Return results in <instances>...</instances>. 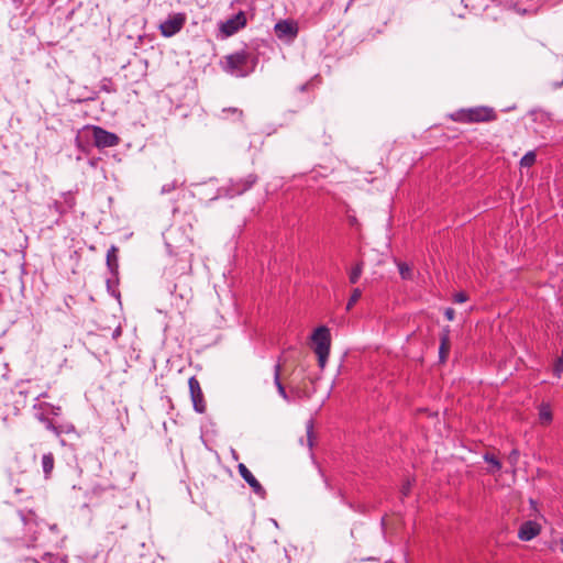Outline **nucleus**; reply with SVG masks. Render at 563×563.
Here are the masks:
<instances>
[{
    "label": "nucleus",
    "instance_id": "1",
    "mask_svg": "<svg viewBox=\"0 0 563 563\" xmlns=\"http://www.w3.org/2000/svg\"><path fill=\"white\" fill-rule=\"evenodd\" d=\"M257 64L256 57L249 51L241 49L224 57L222 68L234 77H246L254 71Z\"/></svg>",
    "mask_w": 563,
    "mask_h": 563
},
{
    "label": "nucleus",
    "instance_id": "2",
    "mask_svg": "<svg viewBox=\"0 0 563 563\" xmlns=\"http://www.w3.org/2000/svg\"><path fill=\"white\" fill-rule=\"evenodd\" d=\"M311 349L318 357V365L323 369L327 365L331 349V332L327 325L317 327L311 335Z\"/></svg>",
    "mask_w": 563,
    "mask_h": 563
},
{
    "label": "nucleus",
    "instance_id": "3",
    "mask_svg": "<svg viewBox=\"0 0 563 563\" xmlns=\"http://www.w3.org/2000/svg\"><path fill=\"white\" fill-rule=\"evenodd\" d=\"M497 115L493 108L486 106L460 109L451 114V119L460 123H483L496 120Z\"/></svg>",
    "mask_w": 563,
    "mask_h": 563
},
{
    "label": "nucleus",
    "instance_id": "4",
    "mask_svg": "<svg viewBox=\"0 0 563 563\" xmlns=\"http://www.w3.org/2000/svg\"><path fill=\"white\" fill-rule=\"evenodd\" d=\"M258 177L255 174H249L244 177L231 179L229 184L222 189L225 190V195L230 198L240 196L250 190L257 181Z\"/></svg>",
    "mask_w": 563,
    "mask_h": 563
},
{
    "label": "nucleus",
    "instance_id": "5",
    "mask_svg": "<svg viewBox=\"0 0 563 563\" xmlns=\"http://www.w3.org/2000/svg\"><path fill=\"white\" fill-rule=\"evenodd\" d=\"M186 20L187 16L185 13L178 12L169 14L167 19L159 24L158 29L161 31V34L164 37H172L176 35L184 27Z\"/></svg>",
    "mask_w": 563,
    "mask_h": 563
},
{
    "label": "nucleus",
    "instance_id": "6",
    "mask_svg": "<svg viewBox=\"0 0 563 563\" xmlns=\"http://www.w3.org/2000/svg\"><path fill=\"white\" fill-rule=\"evenodd\" d=\"M91 132L93 144L99 148L113 147L119 144V136L109 132L100 126H91L88 129Z\"/></svg>",
    "mask_w": 563,
    "mask_h": 563
},
{
    "label": "nucleus",
    "instance_id": "7",
    "mask_svg": "<svg viewBox=\"0 0 563 563\" xmlns=\"http://www.w3.org/2000/svg\"><path fill=\"white\" fill-rule=\"evenodd\" d=\"M118 252H119V249L115 245H111L107 252V258H106L107 267H108L109 272L111 273V275L113 276V279H111V278L107 279V287H108V290L111 291V294L115 297L119 296L118 294H115V290L113 289V285L118 280V271H119Z\"/></svg>",
    "mask_w": 563,
    "mask_h": 563
},
{
    "label": "nucleus",
    "instance_id": "8",
    "mask_svg": "<svg viewBox=\"0 0 563 563\" xmlns=\"http://www.w3.org/2000/svg\"><path fill=\"white\" fill-rule=\"evenodd\" d=\"M190 398L196 412L205 413L207 404L199 380L196 376H191L188 380Z\"/></svg>",
    "mask_w": 563,
    "mask_h": 563
},
{
    "label": "nucleus",
    "instance_id": "9",
    "mask_svg": "<svg viewBox=\"0 0 563 563\" xmlns=\"http://www.w3.org/2000/svg\"><path fill=\"white\" fill-rule=\"evenodd\" d=\"M246 24V18L243 12H239L227 21L220 23V32L223 37H229L235 34L239 30Z\"/></svg>",
    "mask_w": 563,
    "mask_h": 563
},
{
    "label": "nucleus",
    "instance_id": "10",
    "mask_svg": "<svg viewBox=\"0 0 563 563\" xmlns=\"http://www.w3.org/2000/svg\"><path fill=\"white\" fill-rule=\"evenodd\" d=\"M238 471L240 476L249 484L252 488L253 493L260 498L264 499L267 495L266 489L262 486V484L255 478L252 472L243 464L240 463L238 465Z\"/></svg>",
    "mask_w": 563,
    "mask_h": 563
},
{
    "label": "nucleus",
    "instance_id": "11",
    "mask_svg": "<svg viewBox=\"0 0 563 563\" xmlns=\"http://www.w3.org/2000/svg\"><path fill=\"white\" fill-rule=\"evenodd\" d=\"M37 409L40 410V413H37V419L41 420L47 429L59 435L60 431L58 430V427H56L51 419L46 418L45 415L52 413L54 416H58L60 412V407L41 402L37 405Z\"/></svg>",
    "mask_w": 563,
    "mask_h": 563
},
{
    "label": "nucleus",
    "instance_id": "12",
    "mask_svg": "<svg viewBox=\"0 0 563 563\" xmlns=\"http://www.w3.org/2000/svg\"><path fill=\"white\" fill-rule=\"evenodd\" d=\"M541 532V526L537 521L528 520L525 521L519 530L518 538L521 541H530Z\"/></svg>",
    "mask_w": 563,
    "mask_h": 563
},
{
    "label": "nucleus",
    "instance_id": "13",
    "mask_svg": "<svg viewBox=\"0 0 563 563\" xmlns=\"http://www.w3.org/2000/svg\"><path fill=\"white\" fill-rule=\"evenodd\" d=\"M275 32L278 37L294 38L298 34V26L292 21L282 20L275 24Z\"/></svg>",
    "mask_w": 563,
    "mask_h": 563
},
{
    "label": "nucleus",
    "instance_id": "14",
    "mask_svg": "<svg viewBox=\"0 0 563 563\" xmlns=\"http://www.w3.org/2000/svg\"><path fill=\"white\" fill-rule=\"evenodd\" d=\"M451 349L450 342V331L448 328H444L440 335V346H439V360L441 363H444L449 356Z\"/></svg>",
    "mask_w": 563,
    "mask_h": 563
},
{
    "label": "nucleus",
    "instance_id": "15",
    "mask_svg": "<svg viewBox=\"0 0 563 563\" xmlns=\"http://www.w3.org/2000/svg\"><path fill=\"white\" fill-rule=\"evenodd\" d=\"M280 371H282V365L279 363H277L274 367V384L277 388V391L278 394L285 399V400H289V397H288V394L286 393V389L280 380Z\"/></svg>",
    "mask_w": 563,
    "mask_h": 563
},
{
    "label": "nucleus",
    "instance_id": "16",
    "mask_svg": "<svg viewBox=\"0 0 563 563\" xmlns=\"http://www.w3.org/2000/svg\"><path fill=\"white\" fill-rule=\"evenodd\" d=\"M539 419L542 424H549L552 421L553 416L549 404L542 402L539 406Z\"/></svg>",
    "mask_w": 563,
    "mask_h": 563
},
{
    "label": "nucleus",
    "instance_id": "17",
    "mask_svg": "<svg viewBox=\"0 0 563 563\" xmlns=\"http://www.w3.org/2000/svg\"><path fill=\"white\" fill-rule=\"evenodd\" d=\"M54 455L52 453L44 454L42 457V467L45 478L51 477V473L54 468Z\"/></svg>",
    "mask_w": 563,
    "mask_h": 563
},
{
    "label": "nucleus",
    "instance_id": "18",
    "mask_svg": "<svg viewBox=\"0 0 563 563\" xmlns=\"http://www.w3.org/2000/svg\"><path fill=\"white\" fill-rule=\"evenodd\" d=\"M48 209L52 216V219L48 221V225L51 223H57L60 216L65 212V209L58 201H54L53 206H48Z\"/></svg>",
    "mask_w": 563,
    "mask_h": 563
},
{
    "label": "nucleus",
    "instance_id": "19",
    "mask_svg": "<svg viewBox=\"0 0 563 563\" xmlns=\"http://www.w3.org/2000/svg\"><path fill=\"white\" fill-rule=\"evenodd\" d=\"M122 333V325L121 323H117L114 328L112 327H101L100 328V335L107 336L110 334V336L114 340H117Z\"/></svg>",
    "mask_w": 563,
    "mask_h": 563
},
{
    "label": "nucleus",
    "instance_id": "20",
    "mask_svg": "<svg viewBox=\"0 0 563 563\" xmlns=\"http://www.w3.org/2000/svg\"><path fill=\"white\" fill-rule=\"evenodd\" d=\"M484 460L490 464V467L488 468L489 473L495 474L500 471L501 463L497 456H495L494 454L486 453L484 455Z\"/></svg>",
    "mask_w": 563,
    "mask_h": 563
},
{
    "label": "nucleus",
    "instance_id": "21",
    "mask_svg": "<svg viewBox=\"0 0 563 563\" xmlns=\"http://www.w3.org/2000/svg\"><path fill=\"white\" fill-rule=\"evenodd\" d=\"M397 267L402 279L411 280L413 278L412 267L405 262H397Z\"/></svg>",
    "mask_w": 563,
    "mask_h": 563
},
{
    "label": "nucleus",
    "instance_id": "22",
    "mask_svg": "<svg viewBox=\"0 0 563 563\" xmlns=\"http://www.w3.org/2000/svg\"><path fill=\"white\" fill-rule=\"evenodd\" d=\"M222 114L223 119H229L232 117V120L239 121L242 119L243 112L238 108H224L222 109Z\"/></svg>",
    "mask_w": 563,
    "mask_h": 563
},
{
    "label": "nucleus",
    "instance_id": "23",
    "mask_svg": "<svg viewBox=\"0 0 563 563\" xmlns=\"http://www.w3.org/2000/svg\"><path fill=\"white\" fill-rule=\"evenodd\" d=\"M536 159H537L536 153L533 151H530L521 157L520 165H521V167H530L536 163Z\"/></svg>",
    "mask_w": 563,
    "mask_h": 563
},
{
    "label": "nucleus",
    "instance_id": "24",
    "mask_svg": "<svg viewBox=\"0 0 563 563\" xmlns=\"http://www.w3.org/2000/svg\"><path fill=\"white\" fill-rule=\"evenodd\" d=\"M40 563V562H37ZM41 563H66V560L59 555L52 554V553H45L42 556Z\"/></svg>",
    "mask_w": 563,
    "mask_h": 563
},
{
    "label": "nucleus",
    "instance_id": "25",
    "mask_svg": "<svg viewBox=\"0 0 563 563\" xmlns=\"http://www.w3.org/2000/svg\"><path fill=\"white\" fill-rule=\"evenodd\" d=\"M362 272H363V264L362 263H358L356 264L351 273H350V282L352 284H355L357 283V280L360 279L361 275H362Z\"/></svg>",
    "mask_w": 563,
    "mask_h": 563
},
{
    "label": "nucleus",
    "instance_id": "26",
    "mask_svg": "<svg viewBox=\"0 0 563 563\" xmlns=\"http://www.w3.org/2000/svg\"><path fill=\"white\" fill-rule=\"evenodd\" d=\"M100 89L107 93L115 92V86L110 78H102L100 81Z\"/></svg>",
    "mask_w": 563,
    "mask_h": 563
},
{
    "label": "nucleus",
    "instance_id": "27",
    "mask_svg": "<svg viewBox=\"0 0 563 563\" xmlns=\"http://www.w3.org/2000/svg\"><path fill=\"white\" fill-rule=\"evenodd\" d=\"M308 446H313V421L309 420L306 426Z\"/></svg>",
    "mask_w": 563,
    "mask_h": 563
},
{
    "label": "nucleus",
    "instance_id": "28",
    "mask_svg": "<svg viewBox=\"0 0 563 563\" xmlns=\"http://www.w3.org/2000/svg\"><path fill=\"white\" fill-rule=\"evenodd\" d=\"M519 456H520L519 451H518L517 449H512V450L510 451V453L508 454V457H507L508 463H509L512 467H515V466L517 465L518 461H519Z\"/></svg>",
    "mask_w": 563,
    "mask_h": 563
},
{
    "label": "nucleus",
    "instance_id": "29",
    "mask_svg": "<svg viewBox=\"0 0 563 563\" xmlns=\"http://www.w3.org/2000/svg\"><path fill=\"white\" fill-rule=\"evenodd\" d=\"M178 186V183L176 180H173L170 183H167L165 185L162 186L161 188V194L165 195V194H169L172 192L173 190H175Z\"/></svg>",
    "mask_w": 563,
    "mask_h": 563
},
{
    "label": "nucleus",
    "instance_id": "30",
    "mask_svg": "<svg viewBox=\"0 0 563 563\" xmlns=\"http://www.w3.org/2000/svg\"><path fill=\"white\" fill-rule=\"evenodd\" d=\"M553 371L556 376H560L563 373V356L556 360Z\"/></svg>",
    "mask_w": 563,
    "mask_h": 563
},
{
    "label": "nucleus",
    "instance_id": "31",
    "mask_svg": "<svg viewBox=\"0 0 563 563\" xmlns=\"http://www.w3.org/2000/svg\"><path fill=\"white\" fill-rule=\"evenodd\" d=\"M410 490H411V482H410V481H407V482L401 486V489H400V493H401L402 497H407V496L410 494Z\"/></svg>",
    "mask_w": 563,
    "mask_h": 563
},
{
    "label": "nucleus",
    "instance_id": "32",
    "mask_svg": "<svg viewBox=\"0 0 563 563\" xmlns=\"http://www.w3.org/2000/svg\"><path fill=\"white\" fill-rule=\"evenodd\" d=\"M467 300V296L465 292H457L454 295V301L457 303L465 302Z\"/></svg>",
    "mask_w": 563,
    "mask_h": 563
},
{
    "label": "nucleus",
    "instance_id": "33",
    "mask_svg": "<svg viewBox=\"0 0 563 563\" xmlns=\"http://www.w3.org/2000/svg\"><path fill=\"white\" fill-rule=\"evenodd\" d=\"M187 305V301H185L183 298H180V303L177 305V312L184 313L185 309H183Z\"/></svg>",
    "mask_w": 563,
    "mask_h": 563
},
{
    "label": "nucleus",
    "instance_id": "34",
    "mask_svg": "<svg viewBox=\"0 0 563 563\" xmlns=\"http://www.w3.org/2000/svg\"><path fill=\"white\" fill-rule=\"evenodd\" d=\"M361 297V291L358 289H355L353 295H352V298H351V302L349 303V306L356 301L358 298Z\"/></svg>",
    "mask_w": 563,
    "mask_h": 563
},
{
    "label": "nucleus",
    "instance_id": "35",
    "mask_svg": "<svg viewBox=\"0 0 563 563\" xmlns=\"http://www.w3.org/2000/svg\"><path fill=\"white\" fill-rule=\"evenodd\" d=\"M454 310L452 308H446L444 311V317H453Z\"/></svg>",
    "mask_w": 563,
    "mask_h": 563
},
{
    "label": "nucleus",
    "instance_id": "36",
    "mask_svg": "<svg viewBox=\"0 0 563 563\" xmlns=\"http://www.w3.org/2000/svg\"><path fill=\"white\" fill-rule=\"evenodd\" d=\"M66 202L68 203V207L71 208L73 207V197L70 195L67 196L66 198Z\"/></svg>",
    "mask_w": 563,
    "mask_h": 563
},
{
    "label": "nucleus",
    "instance_id": "37",
    "mask_svg": "<svg viewBox=\"0 0 563 563\" xmlns=\"http://www.w3.org/2000/svg\"><path fill=\"white\" fill-rule=\"evenodd\" d=\"M560 551L563 553V538L558 542Z\"/></svg>",
    "mask_w": 563,
    "mask_h": 563
},
{
    "label": "nucleus",
    "instance_id": "38",
    "mask_svg": "<svg viewBox=\"0 0 563 563\" xmlns=\"http://www.w3.org/2000/svg\"><path fill=\"white\" fill-rule=\"evenodd\" d=\"M20 516H21L22 521L26 522V518H25V516L22 512H20Z\"/></svg>",
    "mask_w": 563,
    "mask_h": 563
},
{
    "label": "nucleus",
    "instance_id": "39",
    "mask_svg": "<svg viewBox=\"0 0 563 563\" xmlns=\"http://www.w3.org/2000/svg\"><path fill=\"white\" fill-rule=\"evenodd\" d=\"M386 563H391V562H386Z\"/></svg>",
    "mask_w": 563,
    "mask_h": 563
}]
</instances>
